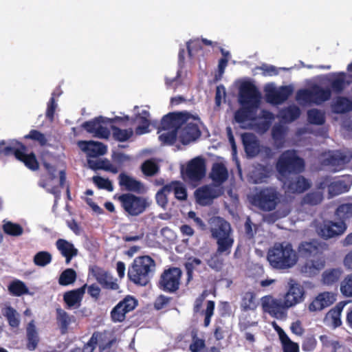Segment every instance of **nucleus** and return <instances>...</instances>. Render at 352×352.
Listing matches in <instances>:
<instances>
[{
	"instance_id": "423d86ee",
	"label": "nucleus",
	"mask_w": 352,
	"mask_h": 352,
	"mask_svg": "<svg viewBox=\"0 0 352 352\" xmlns=\"http://www.w3.org/2000/svg\"><path fill=\"white\" fill-rule=\"evenodd\" d=\"M26 146L16 140H12L9 145L3 148L4 155H14L16 159L22 162L25 166L31 170H36L38 168V162L34 153H25ZM2 150H0L1 152Z\"/></svg>"
},
{
	"instance_id": "473e14b6",
	"label": "nucleus",
	"mask_w": 352,
	"mask_h": 352,
	"mask_svg": "<svg viewBox=\"0 0 352 352\" xmlns=\"http://www.w3.org/2000/svg\"><path fill=\"white\" fill-rule=\"evenodd\" d=\"M351 155H347L341 151H333L329 153L324 160L327 165L332 166H343L350 162Z\"/></svg>"
},
{
	"instance_id": "72a5a7b5",
	"label": "nucleus",
	"mask_w": 352,
	"mask_h": 352,
	"mask_svg": "<svg viewBox=\"0 0 352 352\" xmlns=\"http://www.w3.org/2000/svg\"><path fill=\"white\" fill-rule=\"evenodd\" d=\"M287 133V127L276 124L272 129V138L274 140V145L276 148H281L284 146L285 139Z\"/></svg>"
},
{
	"instance_id": "052dcab7",
	"label": "nucleus",
	"mask_w": 352,
	"mask_h": 352,
	"mask_svg": "<svg viewBox=\"0 0 352 352\" xmlns=\"http://www.w3.org/2000/svg\"><path fill=\"white\" fill-rule=\"evenodd\" d=\"M25 139H30L38 142L41 146L47 144V140L45 135L36 129H32L28 134L24 136Z\"/></svg>"
},
{
	"instance_id": "dca6fc26",
	"label": "nucleus",
	"mask_w": 352,
	"mask_h": 352,
	"mask_svg": "<svg viewBox=\"0 0 352 352\" xmlns=\"http://www.w3.org/2000/svg\"><path fill=\"white\" fill-rule=\"evenodd\" d=\"M86 288L87 284H85L79 288L66 292L63 294V301L67 309H76L80 307Z\"/></svg>"
},
{
	"instance_id": "7c9ffc66",
	"label": "nucleus",
	"mask_w": 352,
	"mask_h": 352,
	"mask_svg": "<svg viewBox=\"0 0 352 352\" xmlns=\"http://www.w3.org/2000/svg\"><path fill=\"white\" fill-rule=\"evenodd\" d=\"M320 248V243L316 240L302 241L298 245V253L300 257L309 258L317 255Z\"/></svg>"
},
{
	"instance_id": "603ef678",
	"label": "nucleus",
	"mask_w": 352,
	"mask_h": 352,
	"mask_svg": "<svg viewBox=\"0 0 352 352\" xmlns=\"http://www.w3.org/2000/svg\"><path fill=\"white\" fill-rule=\"evenodd\" d=\"M3 230L6 234L12 236H21L23 232V228L19 223L9 221H4Z\"/></svg>"
},
{
	"instance_id": "4be33fe9",
	"label": "nucleus",
	"mask_w": 352,
	"mask_h": 352,
	"mask_svg": "<svg viewBox=\"0 0 352 352\" xmlns=\"http://www.w3.org/2000/svg\"><path fill=\"white\" fill-rule=\"evenodd\" d=\"M221 195L219 190L210 185H204L195 191V197L199 204L206 205Z\"/></svg>"
},
{
	"instance_id": "0e129e2a",
	"label": "nucleus",
	"mask_w": 352,
	"mask_h": 352,
	"mask_svg": "<svg viewBox=\"0 0 352 352\" xmlns=\"http://www.w3.org/2000/svg\"><path fill=\"white\" fill-rule=\"evenodd\" d=\"M340 291L346 297H352V275L347 276L340 284Z\"/></svg>"
},
{
	"instance_id": "5701e85b",
	"label": "nucleus",
	"mask_w": 352,
	"mask_h": 352,
	"mask_svg": "<svg viewBox=\"0 0 352 352\" xmlns=\"http://www.w3.org/2000/svg\"><path fill=\"white\" fill-rule=\"evenodd\" d=\"M336 300L334 293L324 292L319 294L310 303L309 309L310 311H318L329 307Z\"/></svg>"
},
{
	"instance_id": "58836bf2",
	"label": "nucleus",
	"mask_w": 352,
	"mask_h": 352,
	"mask_svg": "<svg viewBox=\"0 0 352 352\" xmlns=\"http://www.w3.org/2000/svg\"><path fill=\"white\" fill-rule=\"evenodd\" d=\"M257 112L250 109H245L241 107L234 114V120L239 124H243L248 120H254L256 118Z\"/></svg>"
},
{
	"instance_id": "a18cd8bd",
	"label": "nucleus",
	"mask_w": 352,
	"mask_h": 352,
	"mask_svg": "<svg viewBox=\"0 0 352 352\" xmlns=\"http://www.w3.org/2000/svg\"><path fill=\"white\" fill-rule=\"evenodd\" d=\"M307 121L309 124L320 126L324 124L326 118L324 113L318 109L307 111Z\"/></svg>"
},
{
	"instance_id": "b1692460",
	"label": "nucleus",
	"mask_w": 352,
	"mask_h": 352,
	"mask_svg": "<svg viewBox=\"0 0 352 352\" xmlns=\"http://www.w3.org/2000/svg\"><path fill=\"white\" fill-rule=\"evenodd\" d=\"M119 185L121 187L130 192L141 193L144 190V186L142 182L135 179L133 177L125 173H121L118 176Z\"/></svg>"
},
{
	"instance_id": "f704fd0d",
	"label": "nucleus",
	"mask_w": 352,
	"mask_h": 352,
	"mask_svg": "<svg viewBox=\"0 0 352 352\" xmlns=\"http://www.w3.org/2000/svg\"><path fill=\"white\" fill-rule=\"evenodd\" d=\"M300 108L295 104H292L282 109L279 111V116L286 122H292L300 117Z\"/></svg>"
},
{
	"instance_id": "37998d69",
	"label": "nucleus",
	"mask_w": 352,
	"mask_h": 352,
	"mask_svg": "<svg viewBox=\"0 0 352 352\" xmlns=\"http://www.w3.org/2000/svg\"><path fill=\"white\" fill-rule=\"evenodd\" d=\"M111 129L113 138L120 142L129 140L133 135V131L131 128L122 129L117 126L111 125Z\"/></svg>"
},
{
	"instance_id": "4468645a",
	"label": "nucleus",
	"mask_w": 352,
	"mask_h": 352,
	"mask_svg": "<svg viewBox=\"0 0 352 352\" xmlns=\"http://www.w3.org/2000/svg\"><path fill=\"white\" fill-rule=\"evenodd\" d=\"M102 124H107L106 118L100 116L83 122L82 127L87 132L93 134L94 138L108 139L111 132L107 127L103 126Z\"/></svg>"
},
{
	"instance_id": "c03bdc74",
	"label": "nucleus",
	"mask_w": 352,
	"mask_h": 352,
	"mask_svg": "<svg viewBox=\"0 0 352 352\" xmlns=\"http://www.w3.org/2000/svg\"><path fill=\"white\" fill-rule=\"evenodd\" d=\"M55 245L62 256L78 253V250L74 245L66 239H58Z\"/></svg>"
},
{
	"instance_id": "0eeeda50",
	"label": "nucleus",
	"mask_w": 352,
	"mask_h": 352,
	"mask_svg": "<svg viewBox=\"0 0 352 352\" xmlns=\"http://www.w3.org/2000/svg\"><path fill=\"white\" fill-rule=\"evenodd\" d=\"M305 162L297 155L294 151H286L279 157L276 169L278 172L285 175L289 173H299L304 170Z\"/></svg>"
},
{
	"instance_id": "6ab92c4d",
	"label": "nucleus",
	"mask_w": 352,
	"mask_h": 352,
	"mask_svg": "<svg viewBox=\"0 0 352 352\" xmlns=\"http://www.w3.org/2000/svg\"><path fill=\"white\" fill-rule=\"evenodd\" d=\"M241 141L245 153L248 158H253L260 153V142L254 133H243L241 135Z\"/></svg>"
},
{
	"instance_id": "79ce46f5",
	"label": "nucleus",
	"mask_w": 352,
	"mask_h": 352,
	"mask_svg": "<svg viewBox=\"0 0 352 352\" xmlns=\"http://www.w3.org/2000/svg\"><path fill=\"white\" fill-rule=\"evenodd\" d=\"M254 184H260L269 177V170L265 165L257 164L250 173Z\"/></svg>"
},
{
	"instance_id": "9b49d317",
	"label": "nucleus",
	"mask_w": 352,
	"mask_h": 352,
	"mask_svg": "<svg viewBox=\"0 0 352 352\" xmlns=\"http://www.w3.org/2000/svg\"><path fill=\"white\" fill-rule=\"evenodd\" d=\"M182 272L179 267H172L161 274L158 287L165 292L174 293L179 287Z\"/></svg>"
},
{
	"instance_id": "cd10ccee",
	"label": "nucleus",
	"mask_w": 352,
	"mask_h": 352,
	"mask_svg": "<svg viewBox=\"0 0 352 352\" xmlns=\"http://www.w3.org/2000/svg\"><path fill=\"white\" fill-rule=\"evenodd\" d=\"M311 186L309 179L302 175H296L289 180L287 188L292 193H302Z\"/></svg>"
},
{
	"instance_id": "39448f33",
	"label": "nucleus",
	"mask_w": 352,
	"mask_h": 352,
	"mask_svg": "<svg viewBox=\"0 0 352 352\" xmlns=\"http://www.w3.org/2000/svg\"><path fill=\"white\" fill-rule=\"evenodd\" d=\"M115 197H117L124 211L133 217L142 214L150 206L147 198L131 192L115 195Z\"/></svg>"
},
{
	"instance_id": "49530a36",
	"label": "nucleus",
	"mask_w": 352,
	"mask_h": 352,
	"mask_svg": "<svg viewBox=\"0 0 352 352\" xmlns=\"http://www.w3.org/2000/svg\"><path fill=\"white\" fill-rule=\"evenodd\" d=\"M142 173L146 177L155 175L160 171L157 162L153 158L145 160L140 166Z\"/></svg>"
},
{
	"instance_id": "f8f14e48",
	"label": "nucleus",
	"mask_w": 352,
	"mask_h": 352,
	"mask_svg": "<svg viewBox=\"0 0 352 352\" xmlns=\"http://www.w3.org/2000/svg\"><path fill=\"white\" fill-rule=\"evenodd\" d=\"M206 161L202 157H196L191 160L187 164L186 170L182 169V175L184 179L190 182H199L206 175Z\"/></svg>"
},
{
	"instance_id": "20e7f679",
	"label": "nucleus",
	"mask_w": 352,
	"mask_h": 352,
	"mask_svg": "<svg viewBox=\"0 0 352 352\" xmlns=\"http://www.w3.org/2000/svg\"><path fill=\"white\" fill-rule=\"evenodd\" d=\"M331 90L314 84L310 89H301L296 92V99L299 102L321 105L331 98Z\"/></svg>"
},
{
	"instance_id": "a211bd4d",
	"label": "nucleus",
	"mask_w": 352,
	"mask_h": 352,
	"mask_svg": "<svg viewBox=\"0 0 352 352\" xmlns=\"http://www.w3.org/2000/svg\"><path fill=\"white\" fill-rule=\"evenodd\" d=\"M293 87L290 85L281 86L274 89L266 94V101L274 105L280 104L285 102L293 93Z\"/></svg>"
},
{
	"instance_id": "2eb2a0df",
	"label": "nucleus",
	"mask_w": 352,
	"mask_h": 352,
	"mask_svg": "<svg viewBox=\"0 0 352 352\" xmlns=\"http://www.w3.org/2000/svg\"><path fill=\"white\" fill-rule=\"evenodd\" d=\"M178 134L179 142L182 144L186 145L199 138L201 135V131L197 122H192L188 120V121L185 122L179 129Z\"/></svg>"
},
{
	"instance_id": "774afa93",
	"label": "nucleus",
	"mask_w": 352,
	"mask_h": 352,
	"mask_svg": "<svg viewBox=\"0 0 352 352\" xmlns=\"http://www.w3.org/2000/svg\"><path fill=\"white\" fill-rule=\"evenodd\" d=\"M281 344L283 346V352H298L299 346L297 343L291 340V339L287 337L286 339L282 340Z\"/></svg>"
},
{
	"instance_id": "ddd939ff",
	"label": "nucleus",
	"mask_w": 352,
	"mask_h": 352,
	"mask_svg": "<svg viewBox=\"0 0 352 352\" xmlns=\"http://www.w3.org/2000/svg\"><path fill=\"white\" fill-rule=\"evenodd\" d=\"M346 226L343 221L333 222L332 221H324L316 227L318 234L324 239H328L342 234Z\"/></svg>"
},
{
	"instance_id": "c85d7f7f",
	"label": "nucleus",
	"mask_w": 352,
	"mask_h": 352,
	"mask_svg": "<svg viewBox=\"0 0 352 352\" xmlns=\"http://www.w3.org/2000/svg\"><path fill=\"white\" fill-rule=\"evenodd\" d=\"M209 177L216 185L220 186L228 179V172L223 164L215 162L212 164Z\"/></svg>"
},
{
	"instance_id": "69168bd1",
	"label": "nucleus",
	"mask_w": 352,
	"mask_h": 352,
	"mask_svg": "<svg viewBox=\"0 0 352 352\" xmlns=\"http://www.w3.org/2000/svg\"><path fill=\"white\" fill-rule=\"evenodd\" d=\"M109 160L107 159L100 160H93L88 159L87 164L89 168L94 170H104L108 169L107 165L109 164Z\"/></svg>"
},
{
	"instance_id": "338daca9",
	"label": "nucleus",
	"mask_w": 352,
	"mask_h": 352,
	"mask_svg": "<svg viewBox=\"0 0 352 352\" xmlns=\"http://www.w3.org/2000/svg\"><path fill=\"white\" fill-rule=\"evenodd\" d=\"M317 345V340L314 335H307L302 344V349L304 351H312Z\"/></svg>"
},
{
	"instance_id": "de8ad7c7",
	"label": "nucleus",
	"mask_w": 352,
	"mask_h": 352,
	"mask_svg": "<svg viewBox=\"0 0 352 352\" xmlns=\"http://www.w3.org/2000/svg\"><path fill=\"white\" fill-rule=\"evenodd\" d=\"M77 278L76 271L72 268H67L60 274L58 284L62 286H67L73 284Z\"/></svg>"
},
{
	"instance_id": "13d9d810",
	"label": "nucleus",
	"mask_w": 352,
	"mask_h": 352,
	"mask_svg": "<svg viewBox=\"0 0 352 352\" xmlns=\"http://www.w3.org/2000/svg\"><path fill=\"white\" fill-rule=\"evenodd\" d=\"M168 131L162 133L158 137L159 140L161 142L162 145H173L176 142L178 132L175 130H168Z\"/></svg>"
},
{
	"instance_id": "aec40b11",
	"label": "nucleus",
	"mask_w": 352,
	"mask_h": 352,
	"mask_svg": "<svg viewBox=\"0 0 352 352\" xmlns=\"http://www.w3.org/2000/svg\"><path fill=\"white\" fill-rule=\"evenodd\" d=\"M329 76H331L328 82L331 95L332 93L341 94L351 84V81L346 80V74L344 72L330 73Z\"/></svg>"
},
{
	"instance_id": "8fccbe9b",
	"label": "nucleus",
	"mask_w": 352,
	"mask_h": 352,
	"mask_svg": "<svg viewBox=\"0 0 352 352\" xmlns=\"http://www.w3.org/2000/svg\"><path fill=\"white\" fill-rule=\"evenodd\" d=\"M255 295L253 292H248L244 294L241 302V308L243 311L256 309Z\"/></svg>"
},
{
	"instance_id": "a878e982",
	"label": "nucleus",
	"mask_w": 352,
	"mask_h": 352,
	"mask_svg": "<svg viewBox=\"0 0 352 352\" xmlns=\"http://www.w3.org/2000/svg\"><path fill=\"white\" fill-rule=\"evenodd\" d=\"M332 113L345 114L352 111V99L342 96H336L330 105Z\"/></svg>"
},
{
	"instance_id": "3c124183",
	"label": "nucleus",
	"mask_w": 352,
	"mask_h": 352,
	"mask_svg": "<svg viewBox=\"0 0 352 352\" xmlns=\"http://www.w3.org/2000/svg\"><path fill=\"white\" fill-rule=\"evenodd\" d=\"M322 199V191H311L304 196L302 203L309 206H316L320 204Z\"/></svg>"
},
{
	"instance_id": "680f3d73",
	"label": "nucleus",
	"mask_w": 352,
	"mask_h": 352,
	"mask_svg": "<svg viewBox=\"0 0 352 352\" xmlns=\"http://www.w3.org/2000/svg\"><path fill=\"white\" fill-rule=\"evenodd\" d=\"M93 182L99 189H105L109 192L113 190L112 182L109 179L103 178L100 176H94Z\"/></svg>"
},
{
	"instance_id": "1a4fd4ad",
	"label": "nucleus",
	"mask_w": 352,
	"mask_h": 352,
	"mask_svg": "<svg viewBox=\"0 0 352 352\" xmlns=\"http://www.w3.org/2000/svg\"><path fill=\"white\" fill-rule=\"evenodd\" d=\"M193 120L199 122L198 116H192L188 112H170L164 116L161 120L159 131L160 130H175L179 131V129L188 120ZM160 133V131H158Z\"/></svg>"
},
{
	"instance_id": "c756f323",
	"label": "nucleus",
	"mask_w": 352,
	"mask_h": 352,
	"mask_svg": "<svg viewBox=\"0 0 352 352\" xmlns=\"http://www.w3.org/2000/svg\"><path fill=\"white\" fill-rule=\"evenodd\" d=\"M305 291L303 287L299 284H293L290 286L289 291L285 296L286 303L289 306L293 307L302 301L304 298Z\"/></svg>"
},
{
	"instance_id": "e433bc0d",
	"label": "nucleus",
	"mask_w": 352,
	"mask_h": 352,
	"mask_svg": "<svg viewBox=\"0 0 352 352\" xmlns=\"http://www.w3.org/2000/svg\"><path fill=\"white\" fill-rule=\"evenodd\" d=\"M345 305L344 302H340L327 314L326 320L330 319L331 320L333 328H337L342 324L341 312Z\"/></svg>"
},
{
	"instance_id": "7ed1b4c3",
	"label": "nucleus",
	"mask_w": 352,
	"mask_h": 352,
	"mask_svg": "<svg viewBox=\"0 0 352 352\" xmlns=\"http://www.w3.org/2000/svg\"><path fill=\"white\" fill-rule=\"evenodd\" d=\"M262 96L256 86L250 80L243 81L239 87L238 102L241 107L257 112Z\"/></svg>"
},
{
	"instance_id": "393cba45",
	"label": "nucleus",
	"mask_w": 352,
	"mask_h": 352,
	"mask_svg": "<svg viewBox=\"0 0 352 352\" xmlns=\"http://www.w3.org/2000/svg\"><path fill=\"white\" fill-rule=\"evenodd\" d=\"M213 223L214 227L210 229L211 236L214 239L232 235L230 224L221 217H217Z\"/></svg>"
},
{
	"instance_id": "412c9836",
	"label": "nucleus",
	"mask_w": 352,
	"mask_h": 352,
	"mask_svg": "<svg viewBox=\"0 0 352 352\" xmlns=\"http://www.w3.org/2000/svg\"><path fill=\"white\" fill-rule=\"evenodd\" d=\"M91 273L102 288L111 290H117L119 289V285L116 283V280H114L113 277L109 272L102 268H92Z\"/></svg>"
},
{
	"instance_id": "e2e57ef3",
	"label": "nucleus",
	"mask_w": 352,
	"mask_h": 352,
	"mask_svg": "<svg viewBox=\"0 0 352 352\" xmlns=\"http://www.w3.org/2000/svg\"><path fill=\"white\" fill-rule=\"evenodd\" d=\"M126 313L123 310L122 304H117L111 311V318L114 322H121L125 320Z\"/></svg>"
},
{
	"instance_id": "864d4df0",
	"label": "nucleus",
	"mask_w": 352,
	"mask_h": 352,
	"mask_svg": "<svg viewBox=\"0 0 352 352\" xmlns=\"http://www.w3.org/2000/svg\"><path fill=\"white\" fill-rule=\"evenodd\" d=\"M52 256L47 251H39L33 257V262L38 267H45L52 262Z\"/></svg>"
},
{
	"instance_id": "09e8293b",
	"label": "nucleus",
	"mask_w": 352,
	"mask_h": 352,
	"mask_svg": "<svg viewBox=\"0 0 352 352\" xmlns=\"http://www.w3.org/2000/svg\"><path fill=\"white\" fill-rule=\"evenodd\" d=\"M9 292L15 296H20L29 293V289L25 284L19 280L12 281L8 285Z\"/></svg>"
},
{
	"instance_id": "bf43d9fd",
	"label": "nucleus",
	"mask_w": 352,
	"mask_h": 352,
	"mask_svg": "<svg viewBox=\"0 0 352 352\" xmlns=\"http://www.w3.org/2000/svg\"><path fill=\"white\" fill-rule=\"evenodd\" d=\"M118 304H122L123 310L127 314L133 311L138 305V300L132 296L128 295Z\"/></svg>"
},
{
	"instance_id": "ea45409f",
	"label": "nucleus",
	"mask_w": 352,
	"mask_h": 352,
	"mask_svg": "<svg viewBox=\"0 0 352 352\" xmlns=\"http://www.w3.org/2000/svg\"><path fill=\"white\" fill-rule=\"evenodd\" d=\"M138 123V126L135 129V132L136 135H141L145 133H147L150 131L148 129L149 126L151 125V120L148 118H146L145 117H132L130 120V124L133 125Z\"/></svg>"
},
{
	"instance_id": "2f4dec72",
	"label": "nucleus",
	"mask_w": 352,
	"mask_h": 352,
	"mask_svg": "<svg viewBox=\"0 0 352 352\" xmlns=\"http://www.w3.org/2000/svg\"><path fill=\"white\" fill-rule=\"evenodd\" d=\"M26 349L30 351H34L39 343L40 338L34 320H31L26 327Z\"/></svg>"
},
{
	"instance_id": "f257e3e1",
	"label": "nucleus",
	"mask_w": 352,
	"mask_h": 352,
	"mask_svg": "<svg viewBox=\"0 0 352 352\" xmlns=\"http://www.w3.org/2000/svg\"><path fill=\"white\" fill-rule=\"evenodd\" d=\"M155 270V262L149 256L135 258L129 267L127 276L134 284L146 286L153 278Z\"/></svg>"
},
{
	"instance_id": "c9c22d12",
	"label": "nucleus",
	"mask_w": 352,
	"mask_h": 352,
	"mask_svg": "<svg viewBox=\"0 0 352 352\" xmlns=\"http://www.w3.org/2000/svg\"><path fill=\"white\" fill-rule=\"evenodd\" d=\"M342 274V270L339 267L327 269L322 274V283L325 285H333L339 280Z\"/></svg>"
},
{
	"instance_id": "bb28decb",
	"label": "nucleus",
	"mask_w": 352,
	"mask_h": 352,
	"mask_svg": "<svg viewBox=\"0 0 352 352\" xmlns=\"http://www.w3.org/2000/svg\"><path fill=\"white\" fill-rule=\"evenodd\" d=\"M56 320L60 333L65 335L68 332L69 326L76 322V318L58 307L56 309Z\"/></svg>"
},
{
	"instance_id": "6e6d98bb",
	"label": "nucleus",
	"mask_w": 352,
	"mask_h": 352,
	"mask_svg": "<svg viewBox=\"0 0 352 352\" xmlns=\"http://www.w3.org/2000/svg\"><path fill=\"white\" fill-rule=\"evenodd\" d=\"M336 215L339 217L340 221H343L352 217V204H343L340 205L336 210Z\"/></svg>"
},
{
	"instance_id": "6e6552de",
	"label": "nucleus",
	"mask_w": 352,
	"mask_h": 352,
	"mask_svg": "<svg viewBox=\"0 0 352 352\" xmlns=\"http://www.w3.org/2000/svg\"><path fill=\"white\" fill-rule=\"evenodd\" d=\"M281 197L274 188H265L253 197L252 203L262 210L271 211L280 202Z\"/></svg>"
},
{
	"instance_id": "a19ab883",
	"label": "nucleus",
	"mask_w": 352,
	"mask_h": 352,
	"mask_svg": "<svg viewBox=\"0 0 352 352\" xmlns=\"http://www.w3.org/2000/svg\"><path fill=\"white\" fill-rule=\"evenodd\" d=\"M217 245V253L229 255L233 246L234 240L232 235L215 239Z\"/></svg>"
},
{
	"instance_id": "4d7b16f0",
	"label": "nucleus",
	"mask_w": 352,
	"mask_h": 352,
	"mask_svg": "<svg viewBox=\"0 0 352 352\" xmlns=\"http://www.w3.org/2000/svg\"><path fill=\"white\" fill-rule=\"evenodd\" d=\"M4 316H6L8 324L13 328H16L20 324L19 314L12 307L6 308Z\"/></svg>"
},
{
	"instance_id": "f03ea898",
	"label": "nucleus",
	"mask_w": 352,
	"mask_h": 352,
	"mask_svg": "<svg viewBox=\"0 0 352 352\" xmlns=\"http://www.w3.org/2000/svg\"><path fill=\"white\" fill-rule=\"evenodd\" d=\"M267 260L273 268L286 270L292 267L298 261V256L289 243H276L269 250Z\"/></svg>"
},
{
	"instance_id": "4c0bfd02",
	"label": "nucleus",
	"mask_w": 352,
	"mask_h": 352,
	"mask_svg": "<svg viewBox=\"0 0 352 352\" xmlns=\"http://www.w3.org/2000/svg\"><path fill=\"white\" fill-rule=\"evenodd\" d=\"M351 184L343 179H338L329 185V195L333 197L349 191Z\"/></svg>"
},
{
	"instance_id": "f3484780",
	"label": "nucleus",
	"mask_w": 352,
	"mask_h": 352,
	"mask_svg": "<svg viewBox=\"0 0 352 352\" xmlns=\"http://www.w3.org/2000/svg\"><path fill=\"white\" fill-rule=\"evenodd\" d=\"M78 146L88 157L104 155L107 151V146L105 144L94 140H80L78 142Z\"/></svg>"
},
{
	"instance_id": "5fc2aeb1",
	"label": "nucleus",
	"mask_w": 352,
	"mask_h": 352,
	"mask_svg": "<svg viewBox=\"0 0 352 352\" xmlns=\"http://www.w3.org/2000/svg\"><path fill=\"white\" fill-rule=\"evenodd\" d=\"M323 265L318 261H309L301 267V272L306 276L311 277L316 275Z\"/></svg>"
},
{
	"instance_id": "9d476101",
	"label": "nucleus",
	"mask_w": 352,
	"mask_h": 352,
	"mask_svg": "<svg viewBox=\"0 0 352 352\" xmlns=\"http://www.w3.org/2000/svg\"><path fill=\"white\" fill-rule=\"evenodd\" d=\"M261 305L265 312L271 316L282 320L287 316V310L290 307L284 299L274 298L271 296H265L261 298Z\"/></svg>"
}]
</instances>
